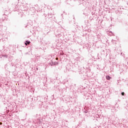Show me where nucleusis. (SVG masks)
Masks as SVG:
<instances>
[{"label":"nucleus","instance_id":"nucleus-1","mask_svg":"<svg viewBox=\"0 0 128 128\" xmlns=\"http://www.w3.org/2000/svg\"><path fill=\"white\" fill-rule=\"evenodd\" d=\"M50 66H56V64H58V62H50Z\"/></svg>","mask_w":128,"mask_h":128},{"label":"nucleus","instance_id":"nucleus-2","mask_svg":"<svg viewBox=\"0 0 128 128\" xmlns=\"http://www.w3.org/2000/svg\"><path fill=\"white\" fill-rule=\"evenodd\" d=\"M30 44V42L28 41V40H26L25 42V44L26 46H28V44Z\"/></svg>","mask_w":128,"mask_h":128},{"label":"nucleus","instance_id":"nucleus-3","mask_svg":"<svg viewBox=\"0 0 128 128\" xmlns=\"http://www.w3.org/2000/svg\"><path fill=\"white\" fill-rule=\"evenodd\" d=\"M106 78L108 80H110L112 78L110 76H106Z\"/></svg>","mask_w":128,"mask_h":128},{"label":"nucleus","instance_id":"nucleus-4","mask_svg":"<svg viewBox=\"0 0 128 128\" xmlns=\"http://www.w3.org/2000/svg\"><path fill=\"white\" fill-rule=\"evenodd\" d=\"M2 56H4V58H8V55H2Z\"/></svg>","mask_w":128,"mask_h":128},{"label":"nucleus","instance_id":"nucleus-5","mask_svg":"<svg viewBox=\"0 0 128 128\" xmlns=\"http://www.w3.org/2000/svg\"><path fill=\"white\" fill-rule=\"evenodd\" d=\"M122 96H124V92H122Z\"/></svg>","mask_w":128,"mask_h":128},{"label":"nucleus","instance_id":"nucleus-6","mask_svg":"<svg viewBox=\"0 0 128 128\" xmlns=\"http://www.w3.org/2000/svg\"><path fill=\"white\" fill-rule=\"evenodd\" d=\"M56 60H58V58H56Z\"/></svg>","mask_w":128,"mask_h":128}]
</instances>
